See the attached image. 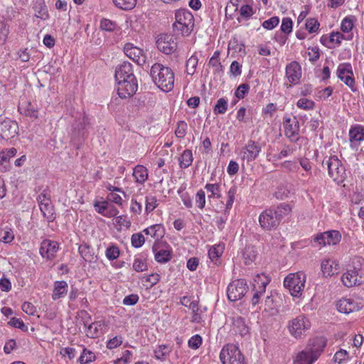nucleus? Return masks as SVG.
<instances>
[{"mask_svg": "<svg viewBox=\"0 0 364 364\" xmlns=\"http://www.w3.org/2000/svg\"><path fill=\"white\" fill-rule=\"evenodd\" d=\"M363 260L361 257H355L352 259L353 267L348 269L341 277V281L344 286L352 287L359 286L364 282V272L361 269Z\"/></svg>", "mask_w": 364, "mask_h": 364, "instance_id": "nucleus-4", "label": "nucleus"}, {"mask_svg": "<svg viewBox=\"0 0 364 364\" xmlns=\"http://www.w3.org/2000/svg\"><path fill=\"white\" fill-rule=\"evenodd\" d=\"M68 284L65 281H56L54 283V288L52 294V299L57 300L64 296L68 292Z\"/></svg>", "mask_w": 364, "mask_h": 364, "instance_id": "nucleus-29", "label": "nucleus"}, {"mask_svg": "<svg viewBox=\"0 0 364 364\" xmlns=\"http://www.w3.org/2000/svg\"><path fill=\"white\" fill-rule=\"evenodd\" d=\"M310 345L311 347L309 350L312 353V355H316V358L318 359L326 346V339L322 336L316 337L311 341Z\"/></svg>", "mask_w": 364, "mask_h": 364, "instance_id": "nucleus-27", "label": "nucleus"}, {"mask_svg": "<svg viewBox=\"0 0 364 364\" xmlns=\"http://www.w3.org/2000/svg\"><path fill=\"white\" fill-rule=\"evenodd\" d=\"M262 150L261 145L253 140H249L240 151V156L242 161L247 163L256 159Z\"/></svg>", "mask_w": 364, "mask_h": 364, "instance_id": "nucleus-11", "label": "nucleus"}, {"mask_svg": "<svg viewBox=\"0 0 364 364\" xmlns=\"http://www.w3.org/2000/svg\"><path fill=\"white\" fill-rule=\"evenodd\" d=\"M259 222L261 227L267 230L274 229L280 224L273 208L263 211L259 217Z\"/></svg>", "mask_w": 364, "mask_h": 364, "instance_id": "nucleus-14", "label": "nucleus"}, {"mask_svg": "<svg viewBox=\"0 0 364 364\" xmlns=\"http://www.w3.org/2000/svg\"><path fill=\"white\" fill-rule=\"evenodd\" d=\"M223 252V249L220 247V246L218 247H212L209 251H208V256L210 259L213 261L215 259H217Z\"/></svg>", "mask_w": 364, "mask_h": 364, "instance_id": "nucleus-60", "label": "nucleus"}, {"mask_svg": "<svg viewBox=\"0 0 364 364\" xmlns=\"http://www.w3.org/2000/svg\"><path fill=\"white\" fill-rule=\"evenodd\" d=\"M220 52L218 50L215 51L213 55L210 58L209 60V65L212 66L215 72H222L223 71V65L219 59Z\"/></svg>", "mask_w": 364, "mask_h": 364, "instance_id": "nucleus-42", "label": "nucleus"}, {"mask_svg": "<svg viewBox=\"0 0 364 364\" xmlns=\"http://www.w3.org/2000/svg\"><path fill=\"white\" fill-rule=\"evenodd\" d=\"M254 288L256 289L257 286H258L259 289L256 290L255 292L251 302L252 306H256L259 304L261 296L265 292L266 286L269 283V279L264 277V274H257L254 279Z\"/></svg>", "mask_w": 364, "mask_h": 364, "instance_id": "nucleus-21", "label": "nucleus"}, {"mask_svg": "<svg viewBox=\"0 0 364 364\" xmlns=\"http://www.w3.org/2000/svg\"><path fill=\"white\" fill-rule=\"evenodd\" d=\"M336 307L339 312L346 314L360 309L359 304L351 299H342L339 300L336 304Z\"/></svg>", "mask_w": 364, "mask_h": 364, "instance_id": "nucleus-24", "label": "nucleus"}, {"mask_svg": "<svg viewBox=\"0 0 364 364\" xmlns=\"http://www.w3.org/2000/svg\"><path fill=\"white\" fill-rule=\"evenodd\" d=\"M18 129V127L16 122L5 120L0 124V136L2 139L8 141L16 136Z\"/></svg>", "mask_w": 364, "mask_h": 364, "instance_id": "nucleus-20", "label": "nucleus"}, {"mask_svg": "<svg viewBox=\"0 0 364 364\" xmlns=\"http://www.w3.org/2000/svg\"><path fill=\"white\" fill-rule=\"evenodd\" d=\"M58 249L59 245L57 242L44 240L41 244L40 254L43 258L50 260L55 257Z\"/></svg>", "mask_w": 364, "mask_h": 364, "instance_id": "nucleus-22", "label": "nucleus"}, {"mask_svg": "<svg viewBox=\"0 0 364 364\" xmlns=\"http://www.w3.org/2000/svg\"><path fill=\"white\" fill-rule=\"evenodd\" d=\"M119 256V250L115 245L109 247L106 250V257L109 260L116 259Z\"/></svg>", "mask_w": 364, "mask_h": 364, "instance_id": "nucleus-52", "label": "nucleus"}, {"mask_svg": "<svg viewBox=\"0 0 364 364\" xmlns=\"http://www.w3.org/2000/svg\"><path fill=\"white\" fill-rule=\"evenodd\" d=\"M350 146L352 149H358L364 141V126L361 124L352 125L348 132Z\"/></svg>", "mask_w": 364, "mask_h": 364, "instance_id": "nucleus-18", "label": "nucleus"}, {"mask_svg": "<svg viewBox=\"0 0 364 364\" xmlns=\"http://www.w3.org/2000/svg\"><path fill=\"white\" fill-rule=\"evenodd\" d=\"M248 286L244 279L232 281L227 288V296L230 301L241 299L247 292Z\"/></svg>", "mask_w": 364, "mask_h": 364, "instance_id": "nucleus-9", "label": "nucleus"}, {"mask_svg": "<svg viewBox=\"0 0 364 364\" xmlns=\"http://www.w3.org/2000/svg\"><path fill=\"white\" fill-rule=\"evenodd\" d=\"M187 124L184 121H179L177 124L175 134L178 138H183L186 134Z\"/></svg>", "mask_w": 364, "mask_h": 364, "instance_id": "nucleus-51", "label": "nucleus"}, {"mask_svg": "<svg viewBox=\"0 0 364 364\" xmlns=\"http://www.w3.org/2000/svg\"><path fill=\"white\" fill-rule=\"evenodd\" d=\"M355 20V18L353 16H349L344 18L341 25V31L344 33L350 32L354 26Z\"/></svg>", "mask_w": 364, "mask_h": 364, "instance_id": "nucleus-40", "label": "nucleus"}, {"mask_svg": "<svg viewBox=\"0 0 364 364\" xmlns=\"http://www.w3.org/2000/svg\"><path fill=\"white\" fill-rule=\"evenodd\" d=\"M157 200L155 196H148L146 197L145 212L149 214L157 207Z\"/></svg>", "mask_w": 364, "mask_h": 364, "instance_id": "nucleus-46", "label": "nucleus"}, {"mask_svg": "<svg viewBox=\"0 0 364 364\" xmlns=\"http://www.w3.org/2000/svg\"><path fill=\"white\" fill-rule=\"evenodd\" d=\"M287 328L291 336L299 339L306 335L311 328V322L304 315H299L289 321Z\"/></svg>", "mask_w": 364, "mask_h": 364, "instance_id": "nucleus-6", "label": "nucleus"}, {"mask_svg": "<svg viewBox=\"0 0 364 364\" xmlns=\"http://www.w3.org/2000/svg\"><path fill=\"white\" fill-rule=\"evenodd\" d=\"M205 189L210 193L208 198H221L220 185L219 183H207L205 186Z\"/></svg>", "mask_w": 364, "mask_h": 364, "instance_id": "nucleus-38", "label": "nucleus"}, {"mask_svg": "<svg viewBox=\"0 0 364 364\" xmlns=\"http://www.w3.org/2000/svg\"><path fill=\"white\" fill-rule=\"evenodd\" d=\"M240 17L237 18V21L241 22L242 20H248L254 14L253 8L248 5H242L239 9Z\"/></svg>", "mask_w": 364, "mask_h": 364, "instance_id": "nucleus-34", "label": "nucleus"}, {"mask_svg": "<svg viewBox=\"0 0 364 364\" xmlns=\"http://www.w3.org/2000/svg\"><path fill=\"white\" fill-rule=\"evenodd\" d=\"M78 316L82 321L85 327H86V335L89 338H95L100 336L102 330V323L100 321H95L89 323L91 321V316L85 310H82L78 313Z\"/></svg>", "mask_w": 364, "mask_h": 364, "instance_id": "nucleus-10", "label": "nucleus"}, {"mask_svg": "<svg viewBox=\"0 0 364 364\" xmlns=\"http://www.w3.org/2000/svg\"><path fill=\"white\" fill-rule=\"evenodd\" d=\"M153 251L155 253V259L160 263H164L171 259V252L166 250H161L157 251L156 244L152 247Z\"/></svg>", "mask_w": 364, "mask_h": 364, "instance_id": "nucleus-33", "label": "nucleus"}, {"mask_svg": "<svg viewBox=\"0 0 364 364\" xmlns=\"http://www.w3.org/2000/svg\"><path fill=\"white\" fill-rule=\"evenodd\" d=\"M289 193V191L287 188L279 186L274 193V196L279 200H283L288 197Z\"/></svg>", "mask_w": 364, "mask_h": 364, "instance_id": "nucleus-61", "label": "nucleus"}, {"mask_svg": "<svg viewBox=\"0 0 364 364\" xmlns=\"http://www.w3.org/2000/svg\"><path fill=\"white\" fill-rule=\"evenodd\" d=\"M95 359L96 356L95 353L92 351L84 348L80 358H78V362L80 364H88L95 361Z\"/></svg>", "mask_w": 364, "mask_h": 364, "instance_id": "nucleus-36", "label": "nucleus"}, {"mask_svg": "<svg viewBox=\"0 0 364 364\" xmlns=\"http://www.w3.org/2000/svg\"><path fill=\"white\" fill-rule=\"evenodd\" d=\"M284 135L292 142L297 141L299 139V123L297 119L284 117Z\"/></svg>", "mask_w": 364, "mask_h": 364, "instance_id": "nucleus-12", "label": "nucleus"}, {"mask_svg": "<svg viewBox=\"0 0 364 364\" xmlns=\"http://www.w3.org/2000/svg\"><path fill=\"white\" fill-rule=\"evenodd\" d=\"M296 106L304 110H311L314 108L315 102L307 98H301L297 101Z\"/></svg>", "mask_w": 364, "mask_h": 364, "instance_id": "nucleus-44", "label": "nucleus"}, {"mask_svg": "<svg viewBox=\"0 0 364 364\" xmlns=\"http://www.w3.org/2000/svg\"><path fill=\"white\" fill-rule=\"evenodd\" d=\"M117 28V23L107 18H102L100 21V28L105 31H113Z\"/></svg>", "mask_w": 364, "mask_h": 364, "instance_id": "nucleus-47", "label": "nucleus"}, {"mask_svg": "<svg viewBox=\"0 0 364 364\" xmlns=\"http://www.w3.org/2000/svg\"><path fill=\"white\" fill-rule=\"evenodd\" d=\"M17 153L15 148L3 150L0 152V164L8 161L11 158L14 157Z\"/></svg>", "mask_w": 364, "mask_h": 364, "instance_id": "nucleus-45", "label": "nucleus"}, {"mask_svg": "<svg viewBox=\"0 0 364 364\" xmlns=\"http://www.w3.org/2000/svg\"><path fill=\"white\" fill-rule=\"evenodd\" d=\"M232 331L234 333L240 334L242 336L248 333L249 328L243 318L241 316H234L232 318Z\"/></svg>", "mask_w": 364, "mask_h": 364, "instance_id": "nucleus-26", "label": "nucleus"}, {"mask_svg": "<svg viewBox=\"0 0 364 364\" xmlns=\"http://www.w3.org/2000/svg\"><path fill=\"white\" fill-rule=\"evenodd\" d=\"M274 209V213L278 218L279 223H281L282 220L287 215H289L291 212V207L290 205L283 203L279 204Z\"/></svg>", "mask_w": 364, "mask_h": 364, "instance_id": "nucleus-32", "label": "nucleus"}, {"mask_svg": "<svg viewBox=\"0 0 364 364\" xmlns=\"http://www.w3.org/2000/svg\"><path fill=\"white\" fill-rule=\"evenodd\" d=\"M228 100L225 98H220L213 107V112L215 114H224L228 109Z\"/></svg>", "mask_w": 364, "mask_h": 364, "instance_id": "nucleus-43", "label": "nucleus"}, {"mask_svg": "<svg viewBox=\"0 0 364 364\" xmlns=\"http://www.w3.org/2000/svg\"><path fill=\"white\" fill-rule=\"evenodd\" d=\"M322 166L327 167L329 176L338 183L345 178L346 168L336 155L326 156L322 161Z\"/></svg>", "mask_w": 364, "mask_h": 364, "instance_id": "nucleus-5", "label": "nucleus"}, {"mask_svg": "<svg viewBox=\"0 0 364 364\" xmlns=\"http://www.w3.org/2000/svg\"><path fill=\"white\" fill-rule=\"evenodd\" d=\"M37 200L43 217L48 221H53L55 219L53 206L46 191L38 195Z\"/></svg>", "mask_w": 364, "mask_h": 364, "instance_id": "nucleus-13", "label": "nucleus"}, {"mask_svg": "<svg viewBox=\"0 0 364 364\" xmlns=\"http://www.w3.org/2000/svg\"><path fill=\"white\" fill-rule=\"evenodd\" d=\"M154 83L163 91L169 92L173 88L174 73L173 70L161 63H154L150 70Z\"/></svg>", "mask_w": 364, "mask_h": 364, "instance_id": "nucleus-2", "label": "nucleus"}, {"mask_svg": "<svg viewBox=\"0 0 364 364\" xmlns=\"http://www.w3.org/2000/svg\"><path fill=\"white\" fill-rule=\"evenodd\" d=\"M114 4L122 10H131L136 4V0H112Z\"/></svg>", "mask_w": 364, "mask_h": 364, "instance_id": "nucleus-37", "label": "nucleus"}, {"mask_svg": "<svg viewBox=\"0 0 364 364\" xmlns=\"http://www.w3.org/2000/svg\"><path fill=\"white\" fill-rule=\"evenodd\" d=\"M124 52L129 58L136 62L138 65H144L146 62L143 50L139 47L135 46L133 43H126L124 46Z\"/></svg>", "mask_w": 364, "mask_h": 364, "instance_id": "nucleus-19", "label": "nucleus"}, {"mask_svg": "<svg viewBox=\"0 0 364 364\" xmlns=\"http://www.w3.org/2000/svg\"><path fill=\"white\" fill-rule=\"evenodd\" d=\"M223 364H247L238 347L234 344H227L220 353Z\"/></svg>", "mask_w": 364, "mask_h": 364, "instance_id": "nucleus-7", "label": "nucleus"}, {"mask_svg": "<svg viewBox=\"0 0 364 364\" xmlns=\"http://www.w3.org/2000/svg\"><path fill=\"white\" fill-rule=\"evenodd\" d=\"M202 344V338L199 335L192 336L188 341V346L193 349H198Z\"/></svg>", "mask_w": 364, "mask_h": 364, "instance_id": "nucleus-57", "label": "nucleus"}, {"mask_svg": "<svg viewBox=\"0 0 364 364\" xmlns=\"http://www.w3.org/2000/svg\"><path fill=\"white\" fill-rule=\"evenodd\" d=\"M179 165L181 168H188L193 161V154L191 150H185L178 159Z\"/></svg>", "mask_w": 364, "mask_h": 364, "instance_id": "nucleus-35", "label": "nucleus"}, {"mask_svg": "<svg viewBox=\"0 0 364 364\" xmlns=\"http://www.w3.org/2000/svg\"><path fill=\"white\" fill-rule=\"evenodd\" d=\"M321 268L324 277H331L337 273L339 268V264L335 259H326L321 262Z\"/></svg>", "mask_w": 364, "mask_h": 364, "instance_id": "nucleus-25", "label": "nucleus"}, {"mask_svg": "<svg viewBox=\"0 0 364 364\" xmlns=\"http://www.w3.org/2000/svg\"><path fill=\"white\" fill-rule=\"evenodd\" d=\"M316 360V355H312L309 350H302L296 355L294 364H312Z\"/></svg>", "mask_w": 364, "mask_h": 364, "instance_id": "nucleus-28", "label": "nucleus"}, {"mask_svg": "<svg viewBox=\"0 0 364 364\" xmlns=\"http://www.w3.org/2000/svg\"><path fill=\"white\" fill-rule=\"evenodd\" d=\"M348 356V351L343 349H341L335 353L333 359L335 362L341 363L343 360H345Z\"/></svg>", "mask_w": 364, "mask_h": 364, "instance_id": "nucleus-64", "label": "nucleus"}, {"mask_svg": "<svg viewBox=\"0 0 364 364\" xmlns=\"http://www.w3.org/2000/svg\"><path fill=\"white\" fill-rule=\"evenodd\" d=\"M8 323L11 326H14L15 328H18L19 329H21L23 331H27V326L24 324V323L23 322L22 320H21L20 318H12L9 322Z\"/></svg>", "mask_w": 364, "mask_h": 364, "instance_id": "nucleus-62", "label": "nucleus"}, {"mask_svg": "<svg viewBox=\"0 0 364 364\" xmlns=\"http://www.w3.org/2000/svg\"><path fill=\"white\" fill-rule=\"evenodd\" d=\"M279 22V19L277 16H273L263 22L262 26L264 28L271 30L275 28Z\"/></svg>", "mask_w": 364, "mask_h": 364, "instance_id": "nucleus-55", "label": "nucleus"}, {"mask_svg": "<svg viewBox=\"0 0 364 364\" xmlns=\"http://www.w3.org/2000/svg\"><path fill=\"white\" fill-rule=\"evenodd\" d=\"M306 283V274L302 272L289 274L284 280V286L288 288L291 294L296 296L304 290Z\"/></svg>", "mask_w": 364, "mask_h": 364, "instance_id": "nucleus-8", "label": "nucleus"}, {"mask_svg": "<svg viewBox=\"0 0 364 364\" xmlns=\"http://www.w3.org/2000/svg\"><path fill=\"white\" fill-rule=\"evenodd\" d=\"M114 77L118 84L117 93L119 97L125 99L136 93L138 84L130 63L124 62L117 66Z\"/></svg>", "mask_w": 364, "mask_h": 364, "instance_id": "nucleus-1", "label": "nucleus"}, {"mask_svg": "<svg viewBox=\"0 0 364 364\" xmlns=\"http://www.w3.org/2000/svg\"><path fill=\"white\" fill-rule=\"evenodd\" d=\"M23 311L28 315L33 316L36 312V306L31 302H24L21 307Z\"/></svg>", "mask_w": 364, "mask_h": 364, "instance_id": "nucleus-63", "label": "nucleus"}, {"mask_svg": "<svg viewBox=\"0 0 364 364\" xmlns=\"http://www.w3.org/2000/svg\"><path fill=\"white\" fill-rule=\"evenodd\" d=\"M158 49L165 54L173 53L177 48V43L173 36L161 34L156 41Z\"/></svg>", "mask_w": 364, "mask_h": 364, "instance_id": "nucleus-16", "label": "nucleus"}, {"mask_svg": "<svg viewBox=\"0 0 364 364\" xmlns=\"http://www.w3.org/2000/svg\"><path fill=\"white\" fill-rule=\"evenodd\" d=\"M131 240L132 246L136 248L141 247L145 242L144 235L140 232L133 234Z\"/></svg>", "mask_w": 364, "mask_h": 364, "instance_id": "nucleus-50", "label": "nucleus"}, {"mask_svg": "<svg viewBox=\"0 0 364 364\" xmlns=\"http://www.w3.org/2000/svg\"><path fill=\"white\" fill-rule=\"evenodd\" d=\"M249 89L250 86L247 84H242L239 85L235 91V95L238 99H243L245 95L247 93Z\"/></svg>", "mask_w": 364, "mask_h": 364, "instance_id": "nucleus-58", "label": "nucleus"}, {"mask_svg": "<svg viewBox=\"0 0 364 364\" xmlns=\"http://www.w3.org/2000/svg\"><path fill=\"white\" fill-rule=\"evenodd\" d=\"M236 193V188L232 187L229 189L228 192V200L226 202L225 208L226 210H230L232 208L235 200V196Z\"/></svg>", "mask_w": 364, "mask_h": 364, "instance_id": "nucleus-56", "label": "nucleus"}, {"mask_svg": "<svg viewBox=\"0 0 364 364\" xmlns=\"http://www.w3.org/2000/svg\"><path fill=\"white\" fill-rule=\"evenodd\" d=\"M305 26L309 33H315L318 30L320 24L316 18H309L306 20Z\"/></svg>", "mask_w": 364, "mask_h": 364, "instance_id": "nucleus-49", "label": "nucleus"}, {"mask_svg": "<svg viewBox=\"0 0 364 364\" xmlns=\"http://www.w3.org/2000/svg\"><path fill=\"white\" fill-rule=\"evenodd\" d=\"M123 339L122 336H115L109 339L107 342V348L108 349H114L119 346L122 343Z\"/></svg>", "mask_w": 364, "mask_h": 364, "instance_id": "nucleus-59", "label": "nucleus"}, {"mask_svg": "<svg viewBox=\"0 0 364 364\" xmlns=\"http://www.w3.org/2000/svg\"><path fill=\"white\" fill-rule=\"evenodd\" d=\"M198 58L196 55H192L186 62V73L188 75H193L196 70Z\"/></svg>", "mask_w": 364, "mask_h": 364, "instance_id": "nucleus-41", "label": "nucleus"}, {"mask_svg": "<svg viewBox=\"0 0 364 364\" xmlns=\"http://www.w3.org/2000/svg\"><path fill=\"white\" fill-rule=\"evenodd\" d=\"M173 28L177 35L190 36L194 28V18L191 11L185 9L177 10Z\"/></svg>", "mask_w": 364, "mask_h": 364, "instance_id": "nucleus-3", "label": "nucleus"}, {"mask_svg": "<svg viewBox=\"0 0 364 364\" xmlns=\"http://www.w3.org/2000/svg\"><path fill=\"white\" fill-rule=\"evenodd\" d=\"M135 181L139 183H144L148 178L147 169L141 165H137L134 168L132 173Z\"/></svg>", "mask_w": 364, "mask_h": 364, "instance_id": "nucleus-31", "label": "nucleus"}, {"mask_svg": "<svg viewBox=\"0 0 364 364\" xmlns=\"http://www.w3.org/2000/svg\"><path fill=\"white\" fill-rule=\"evenodd\" d=\"M133 269L137 272H141L147 269V264L146 260L143 258H136L133 263Z\"/></svg>", "mask_w": 364, "mask_h": 364, "instance_id": "nucleus-48", "label": "nucleus"}, {"mask_svg": "<svg viewBox=\"0 0 364 364\" xmlns=\"http://www.w3.org/2000/svg\"><path fill=\"white\" fill-rule=\"evenodd\" d=\"M337 75L338 78L343 81L352 91L355 92L356 90L354 87L355 80L353 78L351 65L350 63L340 64L337 69Z\"/></svg>", "mask_w": 364, "mask_h": 364, "instance_id": "nucleus-15", "label": "nucleus"}, {"mask_svg": "<svg viewBox=\"0 0 364 364\" xmlns=\"http://www.w3.org/2000/svg\"><path fill=\"white\" fill-rule=\"evenodd\" d=\"M143 232L146 235H150L151 237L159 240L162 238L164 235V228L161 224H155L144 229Z\"/></svg>", "mask_w": 364, "mask_h": 364, "instance_id": "nucleus-30", "label": "nucleus"}, {"mask_svg": "<svg viewBox=\"0 0 364 364\" xmlns=\"http://www.w3.org/2000/svg\"><path fill=\"white\" fill-rule=\"evenodd\" d=\"M293 22L290 18H284L281 25V31L284 33H290L292 31Z\"/></svg>", "mask_w": 364, "mask_h": 364, "instance_id": "nucleus-53", "label": "nucleus"}, {"mask_svg": "<svg viewBox=\"0 0 364 364\" xmlns=\"http://www.w3.org/2000/svg\"><path fill=\"white\" fill-rule=\"evenodd\" d=\"M286 77L294 85L299 82L301 77V68L297 61H292L286 66Z\"/></svg>", "mask_w": 364, "mask_h": 364, "instance_id": "nucleus-23", "label": "nucleus"}, {"mask_svg": "<svg viewBox=\"0 0 364 364\" xmlns=\"http://www.w3.org/2000/svg\"><path fill=\"white\" fill-rule=\"evenodd\" d=\"M79 253L87 262H91L94 259V254L92 252L90 246L82 244L79 246Z\"/></svg>", "mask_w": 364, "mask_h": 364, "instance_id": "nucleus-39", "label": "nucleus"}, {"mask_svg": "<svg viewBox=\"0 0 364 364\" xmlns=\"http://www.w3.org/2000/svg\"><path fill=\"white\" fill-rule=\"evenodd\" d=\"M341 238V235L337 230L326 231L316 235L314 240L319 245H334L338 244Z\"/></svg>", "mask_w": 364, "mask_h": 364, "instance_id": "nucleus-17", "label": "nucleus"}, {"mask_svg": "<svg viewBox=\"0 0 364 364\" xmlns=\"http://www.w3.org/2000/svg\"><path fill=\"white\" fill-rule=\"evenodd\" d=\"M196 203L200 209H203L205 204V194L203 190H199L196 193Z\"/></svg>", "mask_w": 364, "mask_h": 364, "instance_id": "nucleus-54", "label": "nucleus"}]
</instances>
